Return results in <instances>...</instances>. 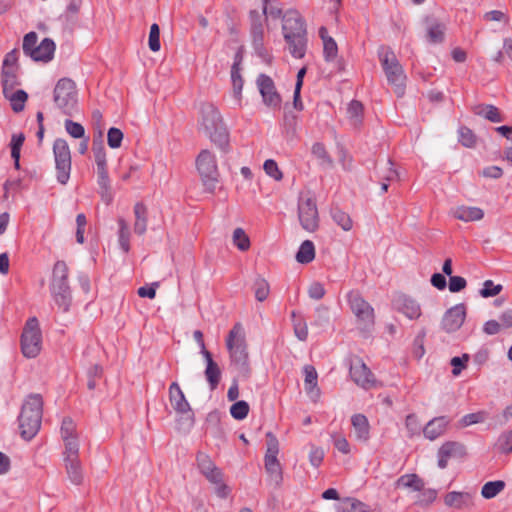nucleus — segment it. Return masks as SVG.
Segmentation results:
<instances>
[{"label":"nucleus","instance_id":"1","mask_svg":"<svg viewBox=\"0 0 512 512\" xmlns=\"http://www.w3.org/2000/svg\"><path fill=\"white\" fill-rule=\"evenodd\" d=\"M198 129L221 151H229V132L218 108L211 103H203L199 110Z\"/></svg>","mask_w":512,"mask_h":512},{"label":"nucleus","instance_id":"2","mask_svg":"<svg viewBox=\"0 0 512 512\" xmlns=\"http://www.w3.org/2000/svg\"><path fill=\"white\" fill-rule=\"evenodd\" d=\"M282 32L290 54L297 59L303 58L307 48V29L297 10H288L282 16Z\"/></svg>","mask_w":512,"mask_h":512},{"label":"nucleus","instance_id":"3","mask_svg":"<svg viewBox=\"0 0 512 512\" xmlns=\"http://www.w3.org/2000/svg\"><path fill=\"white\" fill-rule=\"evenodd\" d=\"M92 119L96 129L98 130V137L94 138L92 145V151L94 154L95 163L97 167V182L100 187V194L102 199L107 204H109L112 200V195L110 191V179L107 171L106 151L102 141V113L99 110L93 111Z\"/></svg>","mask_w":512,"mask_h":512},{"label":"nucleus","instance_id":"4","mask_svg":"<svg viewBox=\"0 0 512 512\" xmlns=\"http://www.w3.org/2000/svg\"><path fill=\"white\" fill-rule=\"evenodd\" d=\"M42 395L35 393L26 396L18 416L20 435L24 440H31L39 432L43 415Z\"/></svg>","mask_w":512,"mask_h":512},{"label":"nucleus","instance_id":"5","mask_svg":"<svg viewBox=\"0 0 512 512\" xmlns=\"http://www.w3.org/2000/svg\"><path fill=\"white\" fill-rule=\"evenodd\" d=\"M68 267L65 262L58 261L53 268L51 294L55 304L62 312H68L72 302L70 287L67 283Z\"/></svg>","mask_w":512,"mask_h":512},{"label":"nucleus","instance_id":"6","mask_svg":"<svg viewBox=\"0 0 512 512\" xmlns=\"http://www.w3.org/2000/svg\"><path fill=\"white\" fill-rule=\"evenodd\" d=\"M231 361L242 372H248V352L245 343L243 328L240 324L234 325L226 340Z\"/></svg>","mask_w":512,"mask_h":512},{"label":"nucleus","instance_id":"7","mask_svg":"<svg viewBox=\"0 0 512 512\" xmlns=\"http://www.w3.org/2000/svg\"><path fill=\"white\" fill-rule=\"evenodd\" d=\"M21 352L26 358H36L42 349V331L36 317L29 318L21 334Z\"/></svg>","mask_w":512,"mask_h":512},{"label":"nucleus","instance_id":"8","mask_svg":"<svg viewBox=\"0 0 512 512\" xmlns=\"http://www.w3.org/2000/svg\"><path fill=\"white\" fill-rule=\"evenodd\" d=\"M196 167L205 190L213 193L219 182L215 155L209 150H202L196 159Z\"/></svg>","mask_w":512,"mask_h":512},{"label":"nucleus","instance_id":"9","mask_svg":"<svg viewBox=\"0 0 512 512\" xmlns=\"http://www.w3.org/2000/svg\"><path fill=\"white\" fill-rule=\"evenodd\" d=\"M379 55L389 84L394 87L397 96H402L406 80L402 66L390 49L383 50Z\"/></svg>","mask_w":512,"mask_h":512},{"label":"nucleus","instance_id":"10","mask_svg":"<svg viewBox=\"0 0 512 512\" xmlns=\"http://www.w3.org/2000/svg\"><path fill=\"white\" fill-rule=\"evenodd\" d=\"M298 219L307 232H314L319 227V214L316 199L311 192L301 193L298 200Z\"/></svg>","mask_w":512,"mask_h":512},{"label":"nucleus","instance_id":"11","mask_svg":"<svg viewBox=\"0 0 512 512\" xmlns=\"http://www.w3.org/2000/svg\"><path fill=\"white\" fill-rule=\"evenodd\" d=\"M54 102L63 113L71 115L77 107L75 83L67 78L60 79L54 89Z\"/></svg>","mask_w":512,"mask_h":512},{"label":"nucleus","instance_id":"12","mask_svg":"<svg viewBox=\"0 0 512 512\" xmlns=\"http://www.w3.org/2000/svg\"><path fill=\"white\" fill-rule=\"evenodd\" d=\"M352 313L355 315L358 327L363 330H369L374 325V309L363 299L357 291H351L347 295Z\"/></svg>","mask_w":512,"mask_h":512},{"label":"nucleus","instance_id":"13","mask_svg":"<svg viewBox=\"0 0 512 512\" xmlns=\"http://www.w3.org/2000/svg\"><path fill=\"white\" fill-rule=\"evenodd\" d=\"M279 451L280 445L278 439L273 433L267 432L264 467L270 479L275 483H279L282 480V466L278 459Z\"/></svg>","mask_w":512,"mask_h":512},{"label":"nucleus","instance_id":"14","mask_svg":"<svg viewBox=\"0 0 512 512\" xmlns=\"http://www.w3.org/2000/svg\"><path fill=\"white\" fill-rule=\"evenodd\" d=\"M53 154L57 180L60 184L65 185L71 172V152L67 141L62 138L56 139L53 144Z\"/></svg>","mask_w":512,"mask_h":512},{"label":"nucleus","instance_id":"15","mask_svg":"<svg viewBox=\"0 0 512 512\" xmlns=\"http://www.w3.org/2000/svg\"><path fill=\"white\" fill-rule=\"evenodd\" d=\"M60 437L64 450L62 458L79 457L80 439L76 423L70 417H65L60 426Z\"/></svg>","mask_w":512,"mask_h":512},{"label":"nucleus","instance_id":"16","mask_svg":"<svg viewBox=\"0 0 512 512\" xmlns=\"http://www.w3.org/2000/svg\"><path fill=\"white\" fill-rule=\"evenodd\" d=\"M349 373L352 381L362 389L370 390L377 387V379L361 358L352 359Z\"/></svg>","mask_w":512,"mask_h":512},{"label":"nucleus","instance_id":"17","mask_svg":"<svg viewBox=\"0 0 512 512\" xmlns=\"http://www.w3.org/2000/svg\"><path fill=\"white\" fill-rule=\"evenodd\" d=\"M256 85L262 97L263 103L271 110H279L281 107L282 98L278 93L272 78L265 74H260L257 77Z\"/></svg>","mask_w":512,"mask_h":512},{"label":"nucleus","instance_id":"18","mask_svg":"<svg viewBox=\"0 0 512 512\" xmlns=\"http://www.w3.org/2000/svg\"><path fill=\"white\" fill-rule=\"evenodd\" d=\"M392 305L397 312L403 314L409 320H416L422 315L421 305L409 295L403 293L395 295Z\"/></svg>","mask_w":512,"mask_h":512},{"label":"nucleus","instance_id":"19","mask_svg":"<svg viewBox=\"0 0 512 512\" xmlns=\"http://www.w3.org/2000/svg\"><path fill=\"white\" fill-rule=\"evenodd\" d=\"M466 456L467 448L463 443L457 441H447L443 443L438 449L437 465L440 469H445L448 466L449 459H462Z\"/></svg>","mask_w":512,"mask_h":512},{"label":"nucleus","instance_id":"20","mask_svg":"<svg viewBox=\"0 0 512 512\" xmlns=\"http://www.w3.org/2000/svg\"><path fill=\"white\" fill-rule=\"evenodd\" d=\"M466 317V307L464 304H457L447 310L442 318V328L447 333H452L460 329Z\"/></svg>","mask_w":512,"mask_h":512},{"label":"nucleus","instance_id":"21","mask_svg":"<svg viewBox=\"0 0 512 512\" xmlns=\"http://www.w3.org/2000/svg\"><path fill=\"white\" fill-rule=\"evenodd\" d=\"M250 19L253 47L256 53L264 58L266 57L267 53L264 48V30L262 25V16L256 11H251Z\"/></svg>","mask_w":512,"mask_h":512},{"label":"nucleus","instance_id":"22","mask_svg":"<svg viewBox=\"0 0 512 512\" xmlns=\"http://www.w3.org/2000/svg\"><path fill=\"white\" fill-rule=\"evenodd\" d=\"M63 465L67 480L74 486L82 485L85 477L80 458H63Z\"/></svg>","mask_w":512,"mask_h":512},{"label":"nucleus","instance_id":"23","mask_svg":"<svg viewBox=\"0 0 512 512\" xmlns=\"http://www.w3.org/2000/svg\"><path fill=\"white\" fill-rule=\"evenodd\" d=\"M169 400L173 409L178 414H190L191 407L185 398L183 391L177 382H173L169 387Z\"/></svg>","mask_w":512,"mask_h":512},{"label":"nucleus","instance_id":"24","mask_svg":"<svg viewBox=\"0 0 512 512\" xmlns=\"http://www.w3.org/2000/svg\"><path fill=\"white\" fill-rule=\"evenodd\" d=\"M449 422L445 416L431 419L422 429L424 437L430 441L436 440L446 432Z\"/></svg>","mask_w":512,"mask_h":512},{"label":"nucleus","instance_id":"25","mask_svg":"<svg viewBox=\"0 0 512 512\" xmlns=\"http://www.w3.org/2000/svg\"><path fill=\"white\" fill-rule=\"evenodd\" d=\"M304 373V387L308 396L313 401H318L321 396L320 388L318 387V373L314 366L305 365L303 368Z\"/></svg>","mask_w":512,"mask_h":512},{"label":"nucleus","instance_id":"26","mask_svg":"<svg viewBox=\"0 0 512 512\" xmlns=\"http://www.w3.org/2000/svg\"><path fill=\"white\" fill-rule=\"evenodd\" d=\"M444 504L454 509H469L474 505L473 495L469 492L452 491L445 495Z\"/></svg>","mask_w":512,"mask_h":512},{"label":"nucleus","instance_id":"27","mask_svg":"<svg viewBox=\"0 0 512 512\" xmlns=\"http://www.w3.org/2000/svg\"><path fill=\"white\" fill-rule=\"evenodd\" d=\"M351 424L354 431V437L357 441L366 443L370 439V424L364 414H354L351 417Z\"/></svg>","mask_w":512,"mask_h":512},{"label":"nucleus","instance_id":"28","mask_svg":"<svg viewBox=\"0 0 512 512\" xmlns=\"http://www.w3.org/2000/svg\"><path fill=\"white\" fill-rule=\"evenodd\" d=\"M55 43L50 38H44L28 55L34 61L48 62L53 58Z\"/></svg>","mask_w":512,"mask_h":512},{"label":"nucleus","instance_id":"29","mask_svg":"<svg viewBox=\"0 0 512 512\" xmlns=\"http://www.w3.org/2000/svg\"><path fill=\"white\" fill-rule=\"evenodd\" d=\"M451 213L454 218L463 222L480 221L484 217V211L475 206H458Z\"/></svg>","mask_w":512,"mask_h":512},{"label":"nucleus","instance_id":"30","mask_svg":"<svg viewBox=\"0 0 512 512\" xmlns=\"http://www.w3.org/2000/svg\"><path fill=\"white\" fill-rule=\"evenodd\" d=\"M240 63L241 58L237 55L231 68L232 94L238 105H241L242 102V90L244 86V80L240 73Z\"/></svg>","mask_w":512,"mask_h":512},{"label":"nucleus","instance_id":"31","mask_svg":"<svg viewBox=\"0 0 512 512\" xmlns=\"http://www.w3.org/2000/svg\"><path fill=\"white\" fill-rule=\"evenodd\" d=\"M206 361L205 377L211 390L216 389L221 379V369L212 359L211 353H205L203 356Z\"/></svg>","mask_w":512,"mask_h":512},{"label":"nucleus","instance_id":"32","mask_svg":"<svg viewBox=\"0 0 512 512\" xmlns=\"http://www.w3.org/2000/svg\"><path fill=\"white\" fill-rule=\"evenodd\" d=\"M202 475L211 484L215 485V492L219 497L225 498L228 496L229 488L223 483V474L217 466Z\"/></svg>","mask_w":512,"mask_h":512},{"label":"nucleus","instance_id":"33","mask_svg":"<svg viewBox=\"0 0 512 512\" xmlns=\"http://www.w3.org/2000/svg\"><path fill=\"white\" fill-rule=\"evenodd\" d=\"M134 232L142 236L147 230L148 217L147 208L143 203H136L134 206Z\"/></svg>","mask_w":512,"mask_h":512},{"label":"nucleus","instance_id":"34","mask_svg":"<svg viewBox=\"0 0 512 512\" xmlns=\"http://www.w3.org/2000/svg\"><path fill=\"white\" fill-rule=\"evenodd\" d=\"M320 37L323 40V53L326 61H333L338 54V46L335 40L327 35V29L321 27L319 30Z\"/></svg>","mask_w":512,"mask_h":512},{"label":"nucleus","instance_id":"35","mask_svg":"<svg viewBox=\"0 0 512 512\" xmlns=\"http://www.w3.org/2000/svg\"><path fill=\"white\" fill-rule=\"evenodd\" d=\"M473 112L476 115L481 116V117H483L491 122H494V123H499L503 120L498 108L493 105H486V104L476 105L473 108Z\"/></svg>","mask_w":512,"mask_h":512},{"label":"nucleus","instance_id":"36","mask_svg":"<svg viewBox=\"0 0 512 512\" xmlns=\"http://www.w3.org/2000/svg\"><path fill=\"white\" fill-rule=\"evenodd\" d=\"M446 25L438 20H431L427 26V36L431 43H440L444 40Z\"/></svg>","mask_w":512,"mask_h":512},{"label":"nucleus","instance_id":"37","mask_svg":"<svg viewBox=\"0 0 512 512\" xmlns=\"http://www.w3.org/2000/svg\"><path fill=\"white\" fill-rule=\"evenodd\" d=\"M396 486L410 489L412 491H422L424 488V482L416 474H405L398 478Z\"/></svg>","mask_w":512,"mask_h":512},{"label":"nucleus","instance_id":"38","mask_svg":"<svg viewBox=\"0 0 512 512\" xmlns=\"http://www.w3.org/2000/svg\"><path fill=\"white\" fill-rule=\"evenodd\" d=\"M18 68H3L1 72L3 93L14 90L19 85L17 77Z\"/></svg>","mask_w":512,"mask_h":512},{"label":"nucleus","instance_id":"39","mask_svg":"<svg viewBox=\"0 0 512 512\" xmlns=\"http://www.w3.org/2000/svg\"><path fill=\"white\" fill-rule=\"evenodd\" d=\"M5 98L10 101L11 107L14 112L18 113L24 109L25 102L27 101L28 95L24 90L9 91L3 93Z\"/></svg>","mask_w":512,"mask_h":512},{"label":"nucleus","instance_id":"40","mask_svg":"<svg viewBox=\"0 0 512 512\" xmlns=\"http://www.w3.org/2000/svg\"><path fill=\"white\" fill-rule=\"evenodd\" d=\"M118 243L123 250V252L127 253L130 250V229L126 220L122 217L118 218Z\"/></svg>","mask_w":512,"mask_h":512},{"label":"nucleus","instance_id":"41","mask_svg":"<svg viewBox=\"0 0 512 512\" xmlns=\"http://www.w3.org/2000/svg\"><path fill=\"white\" fill-rule=\"evenodd\" d=\"M347 115L351 125L358 128L363 119V105L359 101H351L347 108Z\"/></svg>","mask_w":512,"mask_h":512},{"label":"nucleus","instance_id":"42","mask_svg":"<svg viewBox=\"0 0 512 512\" xmlns=\"http://www.w3.org/2000/svg\"><path fill=\"white\" fill-rule=\"evenodd\" d=\"M315 258V247L312 241L305 240L297 254H296V260L297 262L301 264H307L310 263Z\"/></svg>","mask_w":512,"mask_h":512},{"label":"nucleus","instance_id":"43","mask_svg":"<svg viewBox=\"0 0 512 512\" xmlns=\"http://www.w3.org/2000/svg\"><path fill=\"white\" fill-rule=\"evenodd\" d=\"M505 488V482L502 480L490 481L483 485L481 495L485 499H492L502 492Z\"/></svg>","mask_w":512,"mask_h":512},{"label":"nucleus","instance_id":"44","mask_svg":"<svg viewBox=\"0 0 512 512\" xmlns=\"http://www.w3.org/2000/svg\"><path fill=\"white\" fill-rule=\"evenodd\" d=\"M311 153L319 161L320 165L332 166L333 161L323 143L315 142L311 147Z\"/></svg>","mask_w":512,"mask_h":512},{"label":"nucleus","instance_id":"45","mask_svg":"<svg viewBox=\"0 0 512 512\" xmlns=\"http://www.w3.org/2000/svg\"><path fill=\"white\" fill-rule=\"evenodd\" d=\"M232 242L240 251H247L251 245L249 236L242 228L233 231Z\"/></svg>","mask_w":512,"mask_h":512},{"label":"nucleus","instance_id":"46","mask_svg":"<svg viewBox=\"0 0 512 512\" xmlns=\"http://www.w3.org/2000/svg\"><path fill=\"white\" fill-rule=\"evenodd\" d=\"M342 512H370V508L356 498H346L342 502Z\"/></svg>","mask_w":512,"mask_h":512},{"label":"nucleus","instance_id":"47","mask_svg":"<svg viewBox=\"0 0 512 512\" xmlns=\"http://www.w3.org/2000/svg\"><path fill=\"white\" fill-rule=\"evenodd\" d=\"M333 221L340 226L344 231H350L353 227V222L349 214L346 212L335 209L332 211Z\"/></svg>","mask_w":512,"mask_h":512},{"label":"nucleus","instance_id":"48","mask_svg":"<svg viewBox=\"0 0 512 512\" xmlns=\"http://www.w3.org/2000/svg\"><path fill=\"white\" fill-rule=\"evenodd\" d=\"M255 298L259 302L265 301L270 293V286L266 279L258 277L254 282Z\"/></svg>","mask_w":512,"mask_h":512},{"label":"nucleus","instance_id":"49","mask_svg":"<svg viewBox=\"0 0 512 512\" xmlns=\"http://www.w3.org/2000/svg\"><path fill=\"white\" fill-rule=\"evenodd\" d=\"M405 428L408 433V437L412 438L420 434L422 429L421 422L415 414H409L405 418Z\"/></svg>","mask_w":512,"mask_h":512},{"label":"nucleus","instance_id":"50","mask_svg":"<svg viewBox=\"0 0 512 512\" xmlns=\"http://www.w3.org/2000/svg\"><path fill=\"white\" fill-rule=\"evenodd\" d=\"M459 142L467 147L472 148L476 145L477 139L475 134L468 127H460L458 130Z\"/></svg>","mask_w":512,"mask_h":512},{"label":"nucleus","instance_id":"51","mask_svg":"<svg viewBox=\"0 0 512 512\" xmlns=\"http://www.w3.org/2000/svg\"><path fill=\"white\" fill-rule=\"evenodd\" d=\"M249 413V404L246 401H237L230 407V414L236 420H243Z\"/></svg>","mask_w":512,"mask_h":512},{"label":"nucleus","instance_id":"52","mask_svg":"<svg viewBox=\"0 0 512 512\" xmlns=\"http://www.w3.org/2000/svg\"><path fill=\"white\" fill-rule=\"evenodd\" d=\"M486 418L487 412L485 411H478L475 413L466 414L461 418L460 425L462 427H467L470 425L482 423L486 420Z\"/></svg>","mask_w":512,"mask_h":512},{"label":"nucleus","instance_id":"53","mask_svg":"<svg viewBox=\"0 0 512 512\" xmlns=\"http://www.w3.org/2000/svg\"><path fill=\"white\" fill-rule=\"evenodd\" d=\"M66 132L73 138L82 139L85 137V129L84 127L72 120L67 119L64 123Z\"/></svg>","mask_w":512,"mask_h":512},{"label":"nucleus","instance_id":"54","mask_svg":"<svg viewBox=\"0 0 512 512\" xmlns=\"http://www.w3.org/2000/svg\"><path fill=\"white\" fill-rule=\"evenodd\" d=\"M292 317L295 336L300 341H305L308 337V328L306 322L301 318L297 319L294 312L292 313Z\"/></svg>","mask_w":512,"mask_h":512},{"label":"nucleus","instance_id":"55","mask_svg":"<svg viewBox=\"0 0 512 512\" xmlns=\"http://www.w3.org/2000/svg\"><path fill=\"white\" fill-rule=\"evenodd\" d=\"M123 133L120 129L112 127L107 133V143L110 148L117 149L121 146L123 141Z\"/></svg>","mask_w":512,"mask_h":512},{"label":"nucleus","instance_id":"56","mask_svg":"<svg viewBox=\"0 0 512 512\" xmlns=\"http://www.w3.org/2000/svg\"><path fill=\"white\" fill-rule=\"evenodd\" d=\"M263 169L269 177L276 181H280L283 178V173L279 169L278 164L272 159L264 162Z\"/></svg>","mask_w":512,"mask_h":512},{"label":"nucleus","instance_id":"57","mask_svg":"<svg viewBox=\"0 0 512 512\" xmlns=\"http://www.w3.org/2000/svg\"><path fill=\"white\" fill-rule=\"evenodd\" d=\"M503 287L500 284H494L492 280H486L483 283V288L480 290V295L483 298L493 297L502 291Z\"/></svg>","mask_w":512,"mask_h":512},{"label":"nucleus","instance_id":"58","mask_svg":"<svg viewBox=\"0 0 512 512\" xmlns=\"http://www.w3.org/2000/svg\"><path fill=\"white\" fill-rule=\"evenodd\" d=\"M148 44L151 51L158 52L160 50V29L155 23L150 27Z\"/></svg>","mask_w":512,"mask_h":512},{"label":"nucleus","instance_id":"59","mask_svg":"<svg viewBox=\"0 0 512 512\" xmlns=\"http://www.w3.org/2000/svg\"><path fill=\"white\" fill-rule=\"evenodd\" d=\"M197 466L201 474H204L205 472H208L209 470H212L214 467H216L210 456L203 452H199L197 454Z\"/></svg>","mask_w":512,"mask_h":512},{"label":"nucleus","instance_id":"60","mask_svg":"<svg viewBox=\"0 0 512 512\" xmlns=\"http://www.w3.org/2000/svg\"><path fill=\"white\" fill-rule=\"evenodd\" d=\"M38 45V35L35 32L27 33L23 38V52L25 55H29L32 50Z\"/></svg>","mask_w":512,"mask_h":512},{"label":"nucleus","instance_id":"61","mask_svg":"<svg viewBox=\"0 0 512 512\" xmlns=\"http://www.w3.org/2000/svg\"><path fill=\"white\" fill-rule=\"evenodd\" d=\"M424 337L425 332H422L415 337L413 342V355L417 359H421L425 354Z\"/></svg>","mask_w":512,"mask_h":512},{"label":"nucleus","instance_id":"62","mask_svg":"<svg viewBox=\"0 0 512 512\" xmlns=\"http://www.w3.org/2000/svg\"><path fill=\"white\" fill-rule=\"evenodd\" d=\"M25 141V135L23 133H15L11 136L10 149L11 154H20L21 148Z\"/></svg>","mask_w":512,"mask_h":512},{"label":"nucleus","instance_id":"63","mask_svg":"<svg viewBox=\"0 0 512 512\" xmlns=\"http://www.w3.org/2000/svg\"><path fill=\"white\" fill-rule=\"evenodd\" d=\"M309 297L314 300H320L325 295V288L319 282H313L308 289Z\"/></svg>","mask_w":512,"mask_h":512},{"label":"nucleus","instance_id":"64","mask_svg":"<svg viewBox=\"0 0 512 512\" xmlns=\"http://www.w3.org/2000/svg\"><path fill=\"white\" fill-rule=\"evenodd\" d=\"M324 458V451L319 447H312L309 453V461L312 466L318 467Z\"/></svg>","mask_w":512,"mask_h":512}]
</instances>
